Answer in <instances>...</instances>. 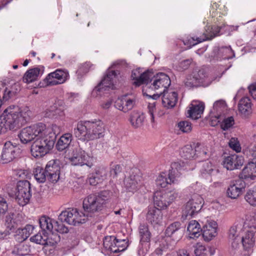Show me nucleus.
<instances>
[{
    "instance_id": "1",
    "label": "nucleus",
    "mask_w": 256,
    "mask_h": 256,
    "mask_svg": "<svg viewBox=\"0 0 256 256\" xmlns=\"http://www.w3.org/2000/svg\"><path fill=\"white\" fill-rule=\"evenodd\" d=\"M30 114L28 108L20 110L18 106H9L0 116V134L26 124L30 120Z\"/></svg>"
},
{
    "instance_id": "2",
    "label": "nucleus",
    "mask_w": 256,
    "mask_h": 256,
    "mask_svg": "<svg viewBox=\"0 0 256 256\" xmlns=\"http://www.w3.org/2000/svg\"><path fill=\"white\" fill-rule=\"evenodd\" d=\"M105 132L104 125L100 120L80 122L74 130V136L83 142L101 138Z\"/></svg>"
},
{
    "instance_id": "3",
    "label": "nucleus",
    "mask_w": 256,
    "mask_h": 256,
    "mask_svg": "<svg viewBox=\"0 0 256 256\" xmlns=\"http://www.w3.org/2000/svg\"><path fill=\"white\" fill-rule=\"evenodd\" d=\"M118 196L117 192L109 190L88 196L83 200V208L87 217H92L93 214L102 210L108 202L113 201Z\"/></svg>"
},
{
    "instance_id": "4",
    "label": "nucleus",
    "mask_w": 256,
    "mask_h": 256,
    "mask_svg": "<svg viewBox=\"0 0 256 256\" xmlns=\"http://www.w3.org/2000/svg\"><path fill=\"white\" fill-rule=\"evenodd\" d=\"M58 126L52 125L49 128V133L38 137L31 146L30 152L34 158H40L48 154L54 146Z\"/></svg>"
},
{
    "instance_id": "5",
    "label": "nucleus",
    "mask_w": 256,
    "mask_h": 256,
    "mask_svg": "<svg viewBox=\"0 0 256 256\" xmlns=\"http://www.w3.org/2000/svg\"><path fill=\"white\" fill-rule=\"evenodd\" d=\"M49 128L44 124L39 122L23 128L18 134V137L23 144H27L39 137L40 136L49 133Z\"/></svg>"
},
{
    "instance_id": "6",
    "label": "nucleus",
    "mask_w": 256,
    "mask_h": 256,
    "mask_svg": "<svg viewBox=\"0 0 256 256\" xmlns=\"http://www.w3.org/2000/svg\"><path fill=\"white\" fill-rule=\"evenodd\" d=\"M248 226V222L247 220L244 222L242 220H241L236 221L230 228L228 232V240L232 250H236L240 248L242 234H243L246 228Z\"/></svg>"
},
{
    "instance_id": "7",
    "label": "nucleus",
    "mask_w": 256,
    "mask_h": 256,
    "mask_svg": "<svg viewBox=\"0 0 256 256\" xmlns=\"http://www.w3.org/2000/svg\"><path fill=\"white\" fill-rule=\"evenodd\" d=\"M88 219L86 213L79 212L76 208H69L62 212L58 216V220L61 222H66L72 226L84 223Z\"/></svg>"
},
{
    "instance_id": "8",
    "label": "nucleus",
    "mask_w": 256,
    "mask_h": 256,
    "mask_svg": "<svg viewBox=\"0 0 256 256\" xmlns=\"http://www.w3.org/2000/svg\"><path fill=\"white\" fill-rule=\"evenodd\" d=\"M69 160L74 166L86 165L91 168L93 165V157L90 156L80 145L73 150Z\"/></svg>"
},
{
    "instance_id": "9",
    "label": "nucleus",
    "mask_w": 256,
    "mask_h": 256,
    "mask_svg": "<svg viewBox=\"0 0 256 256\" xmlns=\"http://www.w3.org/2000/svg\"><path fill=\"white\" fill-rule=\"evenodd\" d=\"M38 222L40 228L46 230V232L54 234V232H57L64 234L68 232V228L62 223V222L59 223L46 216H41L39 218Z\"/></svg>"
},
{
    "instance_id": "10",
    "label": "nucleus",
    "mask_w": 256,
    "mask_h": 256,
    "mask_svg": "<svg viewBox=\"0 0 256 256\" xmlns=\"http://www.w3.org/2000/svg\"><path fill=\"white\" fill-rule=\"evenodd\" d=\"M256 226H250L246 228L243 234H242L240 245L242 244L244 250V256H249L252 252V248L255 244V233Z\"/></svg>"
},
{
    "instance_id": "11",
    "label": "nucleus",
    "mask_w": 256,
    "mask_h": 256,
    "mask_svg": "<svg viewBox=\"0 0 256 256\" xmlns=\"http://www.w3.org/2000/svg\"><path fill=\"white\" fill-rule=\"evenodd\" d=\"M32 196L30 182L26 180H20L17 184L16 200L22 206L27 204Z\"/></svg>"
},
{
    "instance_id": "12",
    "label": "nucleus",
    "mask_w": 256,
    "mask_h": 256,
    "mask_svg": "<svg viewBox=\"0 0 256 256\" xmlns=\"http://www.w3.org/2000/svg\"><path fill=\"white\" fill-rule=\"evenodd\" d=\"M206 32L204 35L200 38L194 39V38H188L187 39L184 40V45H188L190 48L194 46L196 44L206 40H210L220 35V32L222 28L221 26H206Z\"/></svg>"
},
{
    "instance_id": "13",
    "label": "nucleus",
    "mask_w": 256,
    "mask_h": 256,
    "mask_svg": "<svg viewBox=\"0 0 256 256\" xmlns=\"http://www.w3.org/2000/svg\"><path fill=\"white\" fill-rule=\"evenodd\" d=\"M162 94V104L164 107L167 108H171L176 106L178 102V94L176 92L171 88L167 90L166 91H160L158 93L154 94L152 95L146 94V96L153 100H156Z\"/></svg>"
},
{
    "instance_id": "14",
    "label": "nucleus",
    "mask_w": 256,
    "mask_h": 256,
    "mask_svg": "<svg viewBox=\"0 0 256 256\" xmlns=\"http://www.w3.org/2000/svg\"><path fill=\"white\" fill-rule=\"evenodd\" d=\"M118 72L114 70H108L106 76L100 82L94 89L93 92H103L115 88L114 82L116 81Z\"/></svg>"
},
{
    "instance_id": "15",
    "label": "nucleus",
    "mask_w": 256,
    "mask_h": 256,
    "mask_svg": "<svg viewBox=\"0 0 256 256\" xmlns=\"http://www.w3.org/2000/svg\"><path fill=\"white\" fill-rule=\"evenodd\" d=\"M138 229L140 240L138 252L140 256H144L148 252L150 248L151 234L146 225L140 224Z\"/></svg>"
},
{
    "instance_id": "16",
    "label": "nucleus",
    "mask_w": 256,
    "mask_h": 256,
    "mask_svg": "<svg viewBox=\"0 0 256 256\" xmlns=\"http://www.w3.org/2000/svg\"><path fill=\"white\" fill-rule=\"evenodd\" d=\"M203 202L204 200L200 194H194L186 204L183 210L184 214L186 216H193L200 211L202 206Z\"/></svg>"
},
{
    "instance_id": "17",
    "label": "nucleus",
    "mask_w": 256,
    "mask_h": 256,
    "mask_svg": "<svg viewBox=\"0 0 256 256\" xmlns=\"http://www.w3.org/2000/svg\"><path fill=\"white\" fill-rule=\"evenodd\" d=\"M153 76L150 80L148 88L154 90L162 89L160 91H166L170 84V80L169 76L164 73H160L156 76Z\"/></svg>"
},
{
    "instance_id": "18",
    "label": "nucleus",
    "mask_w": 256,
    "mask_h": 256,
    "mask_svg": "<svg viewBox=\"0 0 256 256\" xmlns=\"http://www.w3.org/2000/svg\"><path fill=\"white\" fill-rule=\"evenodd\" d=\"M152 75L153 73L149 70L142 72L140 68L134 70L132 72L131 77L134 80V84L135 86H138L142 84H146L142 90L144 96H146L147 94L144 90H147L149 80L152 77Z\"/></svg>"
},
{
    "instance_id": "19",
    "label": "nucleus",
    "mask_w": 256,
    "mask_h": 256,
    "mask_svg": "<svg viewBox=\"0 0 256 256\" xmlns=\"http://www.w3.org/2000/svg\"><path fill=\"white\" fill-rule=\"evenodd\" d=\"M69 76L66 70L57 69L48 74L44 80L46 86H55L64 83Z\"/></svg>"
},
{
    "instance_id": "20",
    "label": "nucleus",
    "mask_w": 256,
    "mask_h": 256,
    "mask_svg": "<svg viewBox=\"0 0 256 256\" xmlns=\"http://www.w3.org/2000/svg\"><path fill=\"white\" fill-rule=\"evenodd\" d=\"M226 104L223 100H220L214 102L212 110L210 111L212 126L217 125L222 120V114L226 110Z\"/></svg>"
},
{
    "instance_id": "21",
    "label": "nucleus",
    "mask_w": 256,
    "mask_h": 256,
    "mask_svg": "<svg viewBox=\"0 0 256 256\" xmlns=\"http://www.w3.org/2000/svg\"><path fill=\"white\" fill-rule=\"evenodd\" d=\"M206 73L204 70H195L188 75L184 80L185 86L188 88L204 86Z\"/></svg>"
},
{
    "instance_id": "22",
    "label": "nucleus",
    "mask_w": 256,
    "mask_h": 256,
    "mask_svg": "<svg viewBox=\"0 0 256 256\" xmlns=\"http://www.w3.org/2000/svg\"><path fill=\"white\" fill-rule=\"evenodd\" d=\"M44 169L49 182L56 183L58 180L60 172L59 160H50L47 162Z\"/></svg>"
},
{
    "instance_id": "23",
    "label": "nucleus",
    "mask_w": 256,
    "mask_h": 256,
    "mask_svg": "<svg viewBox=\"0 0 256 256\" xmlns=\"http://www.w3.org/2000/svg\"><path fill=\"white\" fill-rule=\"evenodd\" d=\"M20 150L10 142H7L4 146L2 154L1 161L3 164L12 162L20 152Z\"/></svg>"
},
{
    "instance_id": "24",
    "label": "nucleus",
    "mask_w": 256,
    "mask_h": 256,
    "mask_svg": "<svg viewBox=\"0 0 256 256\" xmlns=\"http://www.w3.org/2000/svg\"><path fill=\"white\" fill-rule=\"evenodd\" d=\"M142 176L136 172H132L130 175L126 178L124 184L126 190L132 193L136 192L142 184Z\"/></svg>"
},
{
    "instance_id": "25",
    "label": "nucleus",
    "mask_w": 256,
    "mask_h": 256,
    "mask_svg": "<svg viewBox=\"0 0 256 256\" xmlns=\"http://www.w3.org/2000/svg\"><path fill=\"white\" fill-rule=\"evenodd\" d=\"M246 187V182L240 178L231 182L227 190V195L232 199L236 198L241 194Z\"/></svg>"
},
{
    "instance_id": "26",
    "label": "nucleus",
    "mask_w": 256,
    "mask_h": 256,
    "mask_svg": "<svg viewBox=\"0 0 256 256\" xmlns=\"http://www.w3.org/2000/svg\"><path fill=\"white\" fill-rule=\"evenodd\" d=\"M244 159L242 156L232 154L225 158L223 165L228 170H234L240 168L244 164Z\"/></svg>"
},
{
    "instance_id": "27",
    "label": "nucleus",
    "mask_w": 256,
    "mask_h": 256,
    "mask_svg": "<svg viewBox=\"0 0 256 256\" xmlns=\"http://www.w3.org/2000/svg\"><path fill=\"white\" fill-rule=\"evenodd\" d=\"M135 104V98L124 95L118 98L116 102L115 106L118 110L126 112L131 110Z\"/></svg>"
},
{
    "instance_id": "28",
    "label": "nucleus",
    "mask_w": 256,
    "mask_h": 256,
    "mask_svg": "<svg viewBox=\"0 0 256 256\" xmlns=\"http://www.w3.org/2000/svg\"><path fill=\"white\" fill-rule=\"evenodd\" d=\"M217 223L214 220L207 221L201 230L205 240H210L217 234Z\"/></svg>"
},
{
    "instance_id": "29",
    "label": "nucleus",
    "mask_w": 256,
    "mask_h": 256,
    "mask_svg": "<svg viewBox=\"0 0 256 256\" xmlns=\"http://www.w3.org/2000/svg\"><path fill=\"white\" fill-rule=\"evenodd\" d=\"M146 218V220L154 226L160 224L162 222V214L161 210L155 206L149 207Z\"/></svg>"
},
{
    "instance_id": "30",
    "label": "nucleus",
    "mask_w": 256,
    "mask_h": 256,
    "mask_svg": "<svg viewBox=\"0 0 256 256\" xmlns=\"http://www.w3.org/2000/svg\"><path fill=\"white\" fill-rule=\"evenodd\" d=\"M181 224L176 222L170 224L166 230L165 233L168 237L171 238L173 240L174 244L178 241L182 236L180 228Z\"/></svg>"
},
{
    "instance_id": "31",
    "label": "nucleus",
    "mask_w": 256,
    "mask_h": 256,
    "mask_svg": "<svg viewBox=\"0 0 256 256\" xmlns=\"http://www.w3.org/2000/svg\"><path fill=\"white\" fill-rule=\"evenodd\" d=\"M44 70V68L42 66L30 69L25 73L23 81L26 83H30L36 80L39 76L43 74Z\"/></svg>"
},
{
    "instance_id": "32",
    "label": "nucleus",
    "mask_w": 256,
    "mask_h": 256,
    "mask_svg": "<svg viewBox=\"0 0 256 256\" xmlns=\"http://www.w3.org/2000/svg\"><path fill=\"white\" fill-rule=\"evenodd\" d=\"M256 176V160L253 159L249 162L243 168L240 175V178L244 179L250 178L254 180Z\"/></svg>"
},
{
    "instance_id": "33",
    "label": "nucleus",
    "mask_w": 256,
    "mask_h": 256,
    "mask_svg": "<svg viewBox=\"0 0 256 256\" xmlns=\"http://www.w3.org/2000/svg\"><path fill=\"white\" fill-rule=\"evenodd\" d=\"M20 90V85L18 83H14L10 86L6 88L3 92L2 98L1 99L2 104L14 98Z\"/></svg>"
},
{
    "instance_id": "34",
    "label": "nucleus",
    "mask_w": 256,
    "mask_h": 256,
    "mask_svg": "<svg viewBox=\"0 0 256 256\" xmlns=\"http://www.w3.org/2000/svg\"><path fill=\"white\" fill-rule=\"evenodd\" d=\"M174 174L172 172H169L168 174L166 172H162L160 174L156 180V184L162 188H165L168 184H174L176 182L174 178Z\"/></svg>"
},
{
    "instance_id": "35",
    "label": "nucleus",
    "mask_w": 256,
    "mask_h": 256,
    "mask_svg": "<svg viewBox=\"0 0 256 256\" xmlns=\"http://www.w3.org/2000/svg\"><path fill=\"white\" fill-rule=\"evenodd\" d=\"M154 206H158L157 208L160 210L166 208L169 206L164 194V192L162 191H158L154 193Z\"/></svg>"
},
{
    "instance_id": "36",
    "label": "nucleus",
    "mask_w": 256,
    "mask_h": 256,
    "mask_svg": "<svg viewBox=\"0 0 256 256\" xmlns=\"http://www.w3.org/2000/svg\"><path fill=\"white\" fill-rule=\"evenodd\" d=\"M204 104L202 102L192 104L191 106L188 110L189 116L196 120L200 117L204 110Z\"/></svg>"
},
{
    "instance_id": "37",
    "label": "nucleus",
    "mask_w": 256,
    "mask_h": 256,
    "mask_svg": "<svg viewBox=\"0 0 256 256\" xmlns=\"http://www.w3.org/2000/svg\"><path fill=\"white\" fill-rule=\"evenodd\" d=\"M202 230L200 224L195 220H191L187 228V230L189 232L188 234L190 238H198L202 234Z\"/></svg>"
},
{
    "instance_id": "38",
    "label": "nucleus",
    "mask_w": 256,
    "mask_h": 256,
    "mask_svg": "<svg viewBox=\"0 0 256 256\" xmlns=\"http://www.w3.org/2000/svg\"><path fill=\"white\" fill-rule=\"evenodd\" d=\"M239 112L244 116H248L252 112V104L248 97L242 98L238 103Z\"/></svg>"
},
{
    "instance_id": "39",
    "label": "nucleus",
    "mask_w": 256,
    "mask_h": 256,
    "mask_svg": "<svg viewBox=\"0 0 256 256\" xmlns=\"http://www.w3.org/2000/svg\"><path fill=\"white\" fill-rule=\"evenodd\" d=\"M215 166L210 161L202 162V167L200 169V172L202 177L207 178L210 176L214 172H217L215 169Z\"/></svg>"
},
{
    "instance_id": "40",
    "label": "nucleus",
    "mask_w": 256,
    "mask_h": 256,
    "mask_svg": "<svg viewBox=\"0 0 256 256\" xmlns=\"http://www.w3.org/2000/svg\"><path fill=\"white\" fill-rule=\"evenodd\" d=\"M72 140V134L66 133L60 136L58 140L56 147L58 150L62 151L66 148Z\"/></svg>"
},
{
    "instance_id": "41",
    "label": "nucleus",
    "mask_w": 256,
    "mask_h": 256,
    "mask_svg": "<svg viewBox=\"0 0 256 256\" xmlns=\"http://www.w3.org/2000/svg\"><path fill=\"white\" fill-rule=\"evenodd\" d=\"M144 116L142 113L134 112L130 118V122L133 127L138 128L143 125Z\"/></svg>"
},
{
    "instance_id": "42",
    "label": "nucleus",
    "mask_w": 256,
    "mask_h": 256,
    "mask_svg": "<svg viewBox=\"0 0 256 256\" xmlns=\"http://www.w3.org/2000/svg\"><path fill=\"white\" fill-rule=\"evenodd\" d=\"M18 221L16 219V216L14 213H8L6 216L5 226L10 232L14 231L16 228Z\"/></svg>"
},
{
    "instance_id": "43",
    "label": "nucleus",
    "mask_w": 256,
    "mask_h": 256,
    "mask_svg": "<svg viewBox=\"0 0 256 256\" xmlns=\"http://www.w3.org/2000/svg\"><path fill=\"white\" fill-rule=\"evenodd\" d=\"M42 234L39 232L36 234L31 237L30 238V241L42 245L48 244L47 240L48 238V234L50 233L46 232V230L42 229Z\"/></svg>"
},
{
    "instance_id": "44",
    "label": "nucleus",
    "mask_w": 256,
    "mask_h": 256,
    "mask_svg": "<svg viewBox=\"0 0 256 256\" xmlns=\"http://www.w3.org/2000/svg\"><path fill=\"white\" fill-rule=\"evenodd\" d=\"M218 56L220 59H230L234 56V53L230 46H222L218 52Z\"/></svg>"
},
{
    "instance_id": "45",
    "label": "nucleus",
    "mask_w": 256,
    "mask_h": 256,
    "mask_svg": "<svg viewBox=\"0 0 256 256\" xmlns=\"http://www.w3.org/2000/svg\"><path fill=\"white\" fill-rule=\"evenodd\" d=\"M182 158L186 160L196 158V154L194 149L191 145H186L182 148L180 152Z\"/></svg>"
},
{
    "instance_id": "46",
    "label": "nucleus",
    "mask_w": 256,
    "mask_h": 256,
    "mask_svg": "<svg viewBox=\"0 0 256 256\" xmlns=\"http://www.w3.org/2000/svg\"><path fill=\"white\" fill-rule=\"evenodd\" d=\"M30 252V247L23 243H20L14 246L12 253L14 254L21 256L28 255Z\"/></svg>"
},
{
    "instance_id": "47",
    "label": "nucleus",
    "mask_w": 256,
    "mask_h": 256,
    "mask_svg": "<svg viewBox=\"0 0 256 256\" xmlns=\"http://www.w3.org/2000/svg\"><path fill=\"white\" fill-rule=\"evenodd\" d=\"M46 175L45 169L40 166L36 168L34 172V177L38 182L44 183L46 180H48V177Z\"/></svg>"
},
{
    "instance_id": "48",
    "label": "nucleus",
    "mask_w": 256,
    "mask_h": 256,
    "mask_svg": "<svg viewBox=\"0 0 256 256\" xmlns=\"http://www.w3.org/2000/svg\"><path fill=\"white\" fill-rule=\"evenodd\" d=\"M244 198L250 205L256 206V186L247 192Z\"/></svg>"
},
{
    "instance_id": "49",
    "label": "nucleus",
    "mask_w": 256,
    "mask_h": 256,
    "mask_svg": "<svg viewBox=\"0 0 256 256\" xmlns=\"http://www.w3.org/2000/svg\"><path fill=\"white\" fill-rule=\"evenodd\" d=\"M194 254L196 256H208L214 254V252H212L210 248L200 245L195 249Z\"/></svg>"
},
{
    "instance_id": "50",
    "label": "nucleus",
    "mask_w": 256,
    "mask_h": 256,
    "mask_svg": "<svg viewBox=\"0 0 256 256\" xmlns=\"http://www.w3.org/2000/svg\"><path fill=\"white\" fill-rule=\"evenodd\" d=\"M116 249L112 248V252L118 253L124 251L128 246L127 242L126 240H118L116 238Z\"/></svg>"
},
{
    "instance_id": "51",
    "label": "nucleus",
    "mask_w": 256,
    "mask_h": 256,
    "mask_svg": "<svg viewBox=\"0 0 256 256\" xmlns=\"http://www.w3.org/2000/svg\"><path fill=\"white\" fill-rule=\"evenodd\" d=\"M115 244H116V238L114 236H106L104 240V246L111 252V248L116 249V247Z\"/></svg>"
},
{
    "instance_id": "52",
    "label": "nucleus",
    "mask_w": 256,
    "mask_h": 256,
    "mask_svg": "<svg viewBox=\"0 0 256 256\" xmlns=\"http://www.w3.org/2000/svg\"><path fill=\"white\" fill-rule=\"evenodd\" d=\"M194 151L196 154V158H203L207 154L208 149L204 146L197 144L195 146Z\"/></svg>"
},
{
    "instance_id": "53",
    "label": "nucleus",
    "mask_w": 256,
    "mask_h": 256,
    "mask_svg": "<svg viewBox=\"0 0 256 256\" xmlns=\"http://www.w3.org/2000/svg\"><path fill=\"white\" fill-rule=\"evenodd\" d=\"M182 166L178 162H174L171 164V169L169 170V172H172L174 174V178L176 180V178L180 176V171L182 170Z\"/></svg>"
},
{
    "instance_id": "54",
    "label": "nucleus",
    "mask_w": 256,
    "mask_h": 256,
    "mask_svg": "<svg viewBox=\"0 0 256 256\" xmlns=\"http://www.w3.org/2000/svg\"><path fill=\"white\" fill-rule=\"evenodd\" d=\"M164 194L169 205L178 196V192L176 190L164 192Z\"/></svg>"
},
{
    "instance_id": "55",
    "label": "nucleus",
    "mask_w": 256,
    "mask_h": 256,
    "mask_svg": "<svg viewBox=\"0 0 256 256\" xmlns=\"http://www.w3.org/2000/svg\"><path fill=\"white\" fill-rule=\"evenodd\" d=\"M16 233V238L20 242L26 240L29 237L28 233L25 232L24 228H18Z\"/></svg>"
},
{
    "instance_id": "56",
    "label": "nucleus",
    "mask_w": 256,
    "mask_h": 256,
    "mask_svg": "<svg viewBox=\"0 0 256 256\" xmlns=\"http://www.w3.org/2000/svg\"><path fill=\"white\" fill-rule=\"evenodd\" d=\"M178 128L183 132H188L192 130L190 122L186 120L180 122L178 124Z\"/></svg>"
},
{
    "instance_id": "57",
    "label": "nucleus",
    "mask_w": 256,
    "mask_h": 256,
    "mask_svg": "<svg viewBox=\"0 0 256 256\" xmlns=\"http://www.w3.org/2000/svg\"><path fill=\"white\" fill-rule=\"evenodd\" d=\"M234 124V119L232 116H230L224 118L221 124V127L222 130H226L232 127Z\"/></svg>"
},
{
    "instance_id": "58",
    "label": "nucleus",
    "mask_w": 256,
    "mask_h": 256,
    "mask_svg": "<svg viewBox=\"0 0 256 256\" xmlns=\"http://www.w3.org/2000/svg\"><path fill=\"white\" fill-rule=\"evenodd\" d=\"M228 145L230 147L235 150L236 152H240L241 150V147L238 138H232L229 141Z\"/></svg>"
},
{
    "instance_id": "59",
    "label": "nucleus",
    "mask_w": 256,
    "mask_h": 256,
    "mask_svg": "<svg viewBox=\"0 0 256 256\" xmlns=\"http://www.w3.org/2000/svg\"><path fill=\"white\" fill-rule=\"evenodd\" d=\"M95 176L98 177V178L102 182L106 178L107 175V171L106 168L104 167L98 168L96 170L94 173Z\"/></svg>"
},
{
    "instance_id": "60",
    "label": "nucleus",
    "mask_w": 256,
    "mask_h": 256,
    "mask_svg": "<svg viewBox=\"0 0 256 256\" xmlns=\"http://www.w3.org/2000/svg\"><path fill=\"white\" fill-rule=\"evenodd\" d=\"M90 66L91 64L90 62H86L81 64L80 66L76 72L78 73V75H83L84 74H85L88 72Z\"/></svg>"
},
{
    "instance_id": "61",
    "label": "nucleus",
    "mask_w": 256,
    "mask_h": 256,
    "mask_svg": "<svg viewBox=\"0 0 256 256\" xmlns=\"http://www.w3.org/2000/svg\"><path fill=\"white\" fill-rule=\"evenodd\" d=\"M63 113V110L60 108L54 110V108H52L51 110L46 111L45 116L46 117L52 118L56 114H58L60 116L62 115Z\"/></svg>"
},
{
    "instance_id": "62",
    "label": "nucleus",
    "mask_w": 256,
    "mask_h": 256,
    "mask_svg": "<svg viewBox=\"0 0 256 256\" xmlns=\"http://www.w3.org/2000/svg\"><path fill=\"white\" fill-rule=\"evenodd\" d=\"M8 210V204L6 200L0 197V216L4 214Z\"/></svg>"
},
{
    "instance_id": "63",
    "label": "nucleus",
    "mask_w": 256,
    "mask_h": 256,
    "mask_svg": "<svg viewBox=\"0 0 256 256\" xmlns=\"http://www.w3.org/2000/svg\"><path fill=\"white\" fill-rule=\"evenodd\" d=\"M156 102H150L148 106V112L150 116V121L152 122H154V112L156 110Z\"/></svg>"
},
{
    "instance_id": "64",
    "label": "nucleus",
    "mask_w": 256,
    "mask_h": 256,
    "mask_svg": "<svg viewBox=\"0 0 256 256\" xmlns=\"http://www.w3.org/2000/svg\"><path fill=\"white\" fill-rule=\"evenodd\" d=\"M121 171L122 167L120 164L114 165L112 167L110 170V176H112L113 178H115Z\"/></svg>"
}]
</instances>
